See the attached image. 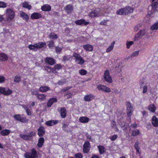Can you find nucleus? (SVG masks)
Returning a JSON list of instances; mask_svg holds the SVG:
<instances>
[{"instance_id": "1", "label": "nucleus", "mask_w": 158, "mask_h": 158, "mask_svg": "<svg viewBox=\"0 0 158 158\" xmlns=\"http://www.w3.org/2000/svg\"><path fill=\"white\" fill-rule=\"evenodd\" d=\"M155 0H150L152 2L151 5L148 7L149 11L148 12L147 16L152 17L154 16L156 13H158V2H153Z\"/></svg>"}, {"instance_id": "2", "label": "nucleus", "mask_w": 158, "mask_h": 158, "mask_svg": "<svg viewBox=\"0 0 158 158\" xmlns=\"http://www.w3.org/2000/svg\"><path fill=\"white\" fill-rule=\"evenodd\" d=\"M5 15L7 20L10 21L14 18L15 12L13 9L8 8L6 10Z\"/></svg>"}, {"instance_id": "3", "label": "nucleus", "mask_w": 158, "mask_h": 158, "mask_svg": "<svg viewBox=\"0 0 158 158\" xmlns=\"http://www.w3.org/2000/svg\"><path fill=\"white\" fill-rule=\"evenodd\" d=\"M45 45L46 44L45 43L40 42L34 44V45H29L28 46V48L31 50L36 51L37 49L44 47Z\"/></svg>"}, {"instance_id": "4", "label": "nucleus", "mask_w": 158, "mask_h": 158, "mask_svg": "<svg viewBox=\"0 0 158 158\" xmlns=\"http://www.w3.org/2000/svg\"><path fill=\"white\" fill-rule=\"evenodd\" d=\"M126 105L127 116L131 119V116L132 115L134 110L133 105L129 102H126Z\"/></svg>"}, {"instance_id": "5", "label": "nucleus", "mask_w": 158, "mask_h": 158, "mask_svg": "<svg viewBox=\"0 0 158 158\" xmlns=\"http://www.w3.org/2000/svg\"><path fill=\"white\" fill-rule=\"evenodd\" d=\"M73 56L75 58V61L77 62L78 64L81 65L84 64L85 61L80 54L76 52H74Z\"/></svg>"}, {"instance_id": "6", "label": "nucleus", "mask_w": 158, "mask_h": 158, "mask_svg": "<svg viewBox=\"0 0 158 158\" xmlns=\"http://www.w3.org/2000/svg\"><path fill=\"white\" fill-rule=\"evenodd\" d=\"M25 158H35L37 156V152L35 149H31V152H26L25 154Z\"/></svg>"}, {"instance_id": "7", "label": "nucleus", "mask_w": 158, "mask_h": 158, "mask_svg": "<svg viewBox=\"0 0 158 158\" xmlns=\"http://www.w3.org/2000/svg\"><path fill=\"white\" fill-rule=\"evenodd\" d=\"M12 93V91L8 88L0 87V94H2L5 95H8Z\"/></svg>"}, {"instance_id": "8", "label": "nucleus", "mask_w": 158, "mask_h": 158, "mask_svg": "<svg viewBox=\"0 0 158 158\" xmlns=\"http://www.w3.org/2000/svg\"><path fill=\"white\" fill-rule=\"evenodd\" d=\"M101 11L99 12L96 10H94L90 12L89 14V16L91 17H98L105 15L103 13H100Z\"/></svg>"}, {"instance_id": "9", "label": "nucleus", "mask_w": 158, "mask_h": 158, "mask_svg": "<svg viewBox=\"0 0 158 158\" xmlns=\"http://www.w3.org/2000/svg\"><path fill=\"white\" fill-rule=\"evenodd\" d=\"M103 77L105 80L107 82L109 83L112 82V78L110 76L109 72L108 70L105 71Z\"/></svg>"}, {"instance_id": "10", "label": "nucleus", "mask_w": 158, "mask_h": 158, "mask_svg": "<svg viewBox=\"0 0 158 158\" xmlns=\"http://www.w3.org/2000/svg\"><path fill=\"white\" fill-rule=\"evenodd\" d=\"M147 31L146 29H143L140 30L135 35V38H134V40L136 41L140 39V36H143L147 34Z\"/></svg>"}, {"instance_id": "11", "label": "nucleus", "mask_w": 158, "mask_h": 158, "mask_svg": "<svg viewBox=\"0 0 158 158\" xmlns=\"http://www.w3.org/2000/svg\"><path fill=\"white\" fill-rule=\"evenodd\" d=\"M14 118L16 120L23 123H26L28 121V119L25 117H21V115L19 114L15 115Z\"/></svg>"}, {"instance_id": "12", "label": "nucleus", "mask_w": 158, "mask_h": 158, "mask_svg": "<svg viewBox=\"0 0 158 158\" xmlns=\"http://www.w3.org/2000/svg\"><path fill=\"white\" fill-rule=\"evenodd\" d=\"M97 88L99 90L106 93H109L111 92V89L109 87L102 84L98 85L97 86Z\"/></svg>"}, {"instance_id": "13", "label": "nucleus", "mask_w": 158, "mask_h": 158, "mask_svg": "<svg viewBox=\"0 0 158 158\" xmlns=\"http://www.w3.org/2000/svg\"><path fill=\"white\" fill-rule=\"evenodd\" d=\"M90 144L88 141H86L85 142L83 145V152L84 153H87L90 150Z\"/></svg>"}, {"instance_id": "14", "label": "nucleus", "mask_w": 158, "mask_h": 158, "mask_svg": "<svg viewBox=\"0 0 158 158\" xmlns=\"http://www.w3.org/2000/svg\"><path fill=\"white\" fill-rule=\"evenodd\" d=\"M75 23L77 25L81 26H85L89 24V22L85 21V20L84 19H81L76 20L75 22Z\"/></svg>"}, {"instance_id": "15", "label": "nucleus", "mask_w": 158, "mask_h": 158, "mask_svg": "<svg viewBox=\"0 0 158 158\" xmlns=\"http://www.w3.org/2000/svg\"><path fill=\"white\" fill-rule=\"evenodd\" d=\"M125 14V15H128L133 12L134 8L130 6H127L124 8Z\"/></svg>"}, {"instance_id": "16", "label": "nucleus", "mask_w": 158, "mask_h": 158, "mask_svg": "<svg viewBox=\"0 0 158 158\" xmlns=\"http://www.w3.org/2000/svg\"><path fill=\"white\" fill-rule=\"evenodd\" d=\"M45 133L44 128L43 126H41L38 129V135L40 136H42Z\"/></svg>"}, {"instance_id": "17", "label": "nucleus", "mask_w": 158, "mask_h": 158, "mask_svg": "<svg viewBox=\"0 0 158 158\" xmlns=\"http://www.w3.org/2000/svg\"><path fill=\"white\" fill-rule=\"evenodd\" d=\"M57 100L56 98H50L47 103V106L48 107H51L54 103L56 102Z\"/></svg>"}, {"instance_id": "18", "label": "nucleus", "mask_w": 158, "mask_h": 158, "mask_svg": "<svg viewBox=\"0 0 158 158\" xmlns=\"http://www.w3.org/2000/svg\"><path fill=\"white\" fill-rule=\"evenodd\" d=\"M41 17V15L40 13L38 12H34L31 15V17L32 19H39Z\"/></svg>"}, {"instance_id": "19", "label": "nucleus", "mask_w": 158, "mask_h": 158, "mask_svg": "<svg viewBox=\"0 0 158 158\" xmlns=\"http://www.w3.org/2000/svg\"><path fill=\"white\" fill-rule=\"evenodd\" d=\"M83 48L86 51L91 52L93 49V46L89 44H85L83 45Z\"/></svg>"}, {"instance_id": "20", "label": "nucleus", "mask_w": 158, "mask_h": 158, "mask_svg": "<svg viewBox=\"0 0 158 158\" xmlns=\"http://www.w3.org/2000/svg\"><path fill=\"white\" fill-rule=\"evenodd\" d=\"M58 123L57 120H50L47 121L45 124L48 126H51L57 124Z\"/></svg>"}, {"instance_id": "21", "label": "nucleus", "mask_w": 158, "mask_h": 158, "mask_svg": "<svg viewBox=\"0 0 158 158\" xmlns=\"http://www.w3.org/2000/svg\"><path fill=\"white\" fill-rule=\"evenodd\" d=\"M41 9L43 11H49L51 10V7L48 4H45L41 6Z\"/></svg>"}, {"instance_id": "22", "label": "nucleus", "mask_w": 158, "mask_h": 158, "mask_svg": "<svg viewBox=\"0 0 158 158\" xmlns=\"http://www.w3.org/2000/svg\"><path fill=\"white\" fill-rule=\"evenodd\" d=\"M46 63L51 65H53L55 63V60L52 58L47 57L45 60Z\"/></svg>"}, {"instance_id": "23", "label": "nucleus", "mask_w": 158, "mask_h": 158, "mask_svg": "<svg viewBox=\"0 0 158 158\" xmlns=\"http://www.w3.org/2000/svg\"><path fill=\"white\" fill-rule=\"evenodd\" d=\"M94 98V96L92 94L85 95L84 97L85 101L87 102H90Z\"/></svg>"}, {"instance_id": "24", "label": "nucleus", "mask_w": 158, "mask_h": 158, "mask_svg": "<svg viewBox=\"0 0 158 158\" xmlns=\"http://www.w3.org/2000/svg\"><path fill=\"white\" fill-rule=\"evenodd\" d=\"M35 132L34 131H31L28 134V135H26L24 134H21L20 135V137L22 138H26V137H32L35 135Z\"/></svg>"}, {"instance_id": "25", "label": "nucleus", "mask_w": 158, "mask_h": 158, "mask_svg": "<svg viewBox=\"0 0 158 158\" xmlns=\"http://www.w3.org/2000/svg\"><path fill=\"white\" fill-rule=\"evenodd\" d=\"M65 10L68 14L70 13L73 10V7L71 5H68L65 7Z\"/></svg>"}, {"instance_id": "26", "label": "nucleus", "mask_w": 158, "mask_h": 158, "mask_svg": "<svg viewBox=\"0 0 158 158\" xmlns=\"http://www.w3.org/2000/svg\"><path fill=\"white\" fill-rule=\"evenodd\" d=\"M22 106L23 108H24L27 114L28 115H31V113L30 109H29V108H30V106H29V107H28V105H23Z\"/></svg>"}, {"instance_id": "27", "label": "nucleus", "mask_w": 158, "mask_h": 158, "mask_svg": "<svg viewBox=\"0 0 158 158\" xmlns=\"http://www.w3.org/2000/svg\"><path fill=\"white\" fill-rule=\"evenodd\" d=\"M89 118L85 116L81 117L79 118L80 122L82 123H87L89 122Z\"/></svg>"}, {"instance_id": "28", "label": "nucleus", "mask_w": 158, "mask_h": 158, "mask_svg": "<svg viewBox=\"0 0 158 158\" xmlns=\"http://www.w3.org/2000/svg\"><path fill=\"white\" fill-rule=\"evenodd\" d=\"M152 123L153 126L155 127L158 126V119L155 116H154L152 119Z\"/></svg>"}, {"instance_id": "29", "label": "nucleus", "mask_w": 158, "mask_h": 158, "mask_svg": "<svg viewBox=\"0 0 158 158\" xmlns=\"http://www.w3.org/2000/svg\"><path fill=\"white\" fill-rule=\"evenodd\" d=\"M20 16L23 19L26 21H27L29 19V17L27 15L23 12H21L20 14Z\"/></svg>"}, {"instance_id": "30", "label": "nucleus", "mask_w": 158, "mask_h": 158, "mask_svg": "<svg viewBox=\"0 0 158 158\" xmlns=\"http://www.w3.org/2000/svg\"><path fill=\"white\" fill-rule=\"evenodd\" d=\"M36 97L41 101H45L46 99V96L44 94H38L37 95Z\"/></svg>"}, {"instance_id": "31", "label": "nucleus", "mask_w": 158, "mask_h": 158, "mask_svg": "<svg viewBox=\"0 0 158 158\" xmlns=\"http://www.w3.org/2000/svg\"><path fill=\"white\" fill-rule=\"evenodd\" d=\"M8 57L4 53H0V60L1 61H6L7 60Z\"/></svg>"}, {"instance_id": "32", "label": "nucleus", "mask_w": 158, "mask_h": 158, "mask_svg": "<svg viewBox=\"0 0 158 158\" xmlns=\"http://www.w3.org/2000/svg\"><path fill=\"white\" fill-rule=\"evenodd\" d=\"M50 89V88L47 86H42L40 87V91L41 92H45Z\"/></svg>"}, {"instance_id": "33", "label": "nucleus", "mask_w": 158, "mask_h": 158, "mask_svg": "<svg viewBox=\"0 0 158 158\" xmlns=\"http://www.w3.org/2000/svg\"><path fill=\"white\" fill-rule=\"evenodd\" d=\"M11 131L8 129L3 130L1 131L0 134L3 136L7 135L10 133Z\"/></svg>"}, {"instance_id": "34", "label": "nucleus", "mask_w": 158, "mask_h": 158, "mask_svg": "<svg viewBox=\"0 0 158 158\" xmlns=\"http://www.w3.org/2000/svg\"><path fill=\"white\" fill-rule=\"evenodd\" d=\"M115 41H113L111 44V45L109 46V47L107 48L106 52L108 53L112 50L114 47V45L115 44Z\"/></svg>"}, {"instance_id": "35", "label": "nucleus", "mask_w": 158, "mask_h": 158, "mask_svg": "<svg viewBox=\"0 0 158 158\" xmlns=\"http://www.w3.org/2000/svg\"><path fill=\"white\" fill-rule=\"evenodd\" d=\"M23 7V8L28 9L29 10H31V6L29 4L28 2H24L22 4Z\"/></svg>"}, {"instance_id": "36", "label": "nucleus", "mask_w": 158, "mask_h": 158, "mask_svg": "<svg viewBox=\"0 0 158 158\" xmlns=\"http://www.w3.org/2000/svg\"><path fill=\"white\" fill-rule=\"evenodd\" d=\"M60 115L61 117L65 118L66 116V110L64 108H62L60 109Z\"/></svg>"}, {"instance_id": "37", "label": "nucleus", "mask_w": 158, "mask_h": 158, "mask_svg": "<svg viewBox=\"0 0 158 158\" xmlns=\"http://www.w3.org/2000/svg\"><path fill=\"white\" fill-rule=\"evenodd\" d=\"M98 148V149L99 153L102 155L105 152V148L104 146L102 145H99Z\"/></svg>"}, {"instance_id": "38", "label": "nucleus", "mask_w": 158, "mask_h": 158, "mask_svg": "<svg viewBox=\"0 0 158 158\" xmlns=\"http://www.w3.org/2000/svg\"><path fill=\"white\" fill-rule=\"evenodd\" d=\"M148 109L151 112H154L156 110V108L154 105L151 104L148 106Z\"/></svg>"}, {"instance_id": "39", "label": "nucleus", "mask_w": 158, "mask_h": 158, "mask_svg": "<svg viewBox=\"0 0 158 158\" xmlns=\"http://www.w3.org/2000/svg\"><path fill=\"white\" fill-rule=\"evenodd\" d=\"M44 142V139H39L37 146L39 147H41Z\"/></svg>"}, {"instance_id": "40", "label": "nucleus", "mask_w": 158, "mask_h": 158, "mask_svg": "<svg viewBox=\"0 0 158 158\" xmlns=\"http://www.w3.org/2000/svg\"><path fill=\"white\" fill-rule=\"evenodd\" d=\"M116 14L117 15H125V12L124 11V8L119 9L117 11Z\"/></svg>"}, {"instance_id": "41", "label": "nucleus", "mask_w": 158, "mask_h": 158, "mask_svg": "<svg viewBox=\"0 0 158 158\" xmlns=\"http://www.w3.org/2000/svg\"><path fill=\"white\" fill-rule=\"evenodd\" d=\"M134 147L135 148L136 150V153H139L140 154V153L139 151L140 148L139 147V142H135V145H134Z\"/></svg>"}, {"instance_id": "42", "label": "nucleus", "mask_w": 158, "mask_h": 158, "mask_svg": "<svg viewBox=\"0 0 158 158\" xmlns=\"http://www.w3.org/2000/svg\"><path fill=\"white\" fill-rule=\"evenodd\" d=\"M151 28L152 30L158 29V22L152 25Z\"/></svg>"}, {"instance_id": "43", "label": "nucleus", "mask_w": 158, "mask_h": 158, "mask_svg": "<svg viewBox=\"0 0 158 158\" xmlns=\"http://www.w3.org/2000/svg\"><path fill=\"white\" fill-rule=\"evenodd\" d=\"M72 58V56L70 55H66L63 56V60L64 61L69 60Z\"/></svg>"}, {"instance_id": "44", "label": "nucleus", "mask_w": 158, "mask_h": 158, "mask_svg": "<svg viewBox=\"0 0 158 158\" xmlns=\"http://www.w3.org/2000/svg\"><path fill=\"white\" fill-rule=\"evenodd\" d=\"M49 37L51 39H56L57 38L58 36L53 33H51L49 35Z\"/></svg>"}, {"instance_id": "45", "label": "nucleus", "mask_w": 158, "mask_h": 158, "mask_svg": "<svg viewBox=\"0 0 158 158\" xmlns=\"http://www.w3.org/2000/svg\"><path fill=\"white\" fill-rule=\"evenodd\" d=\"M134 44V42L132 41H127L126 43L127 48V49L130 48V46Z\"/></svg>"}, {"instance_id": "46", "label": "nucleus", "mask_w": 158, "mask_h": 158, "mask_svg": "<svg viewBox=\"0 0 158 158\" xmlns=\"http://www.w3.org/2000/svg\"><path fill=\"white\" fill-rule=\"evenodd\" d=\"M21 80V77L18 76H16L15 77L14 81L16 83L19 82Z\"/></svg>"}, {"instance_id": "47", "label": "nucleus", "mask_w": 158, "mask_h": 158, "mask_svg": "<svg viewBox=\"0 0 158 158\" xmlns=\"http://www.w3.org/2000/svg\"><path fill=\"white\" fill-rule=\"evenodd\" d=\"M139 52V50H138L137 51H135L131 55V56L132 57H135L138 55Z\"/></svg>"}, {"instance_id": "48", "label": "nucleus", "mask_w": 158, "mask_h": 158, "mask_svg": "<svg viewBox=\"0 0 158 158\" xmlns=\"http://www.w3.org/2000/svg\"><path fill=\"white\" fill-rule=\"evenodd\" d=\"M80 74L82 75H84L86 74L87 71L85 69H81L79 70Z\"/></svg>"}, {"instance_id": "49", "label": "nucleus", "mask_w": 158, "mask_h": 158, "mask_svg": "<svg viewBox=\"0 0 158 158\" xmlns=\"http://www.w3.org/2000/svg\"><path fill=\"white\" fill-rule=\"evenodd\" d=\"M45 70L48 72H50L51 71H52L53 72H54L53 71H52V69L51 67L48 66H46L44 67Z\"/></svg>"}, {"instance_id": "50", "label": "nucleus", "mask_w": 158, "mask_h": 158, "mask_svg": "<svg viewBox=\"0 0 158 158\" xmlns=\"http://www.w3.org/2000/svg\"><path fill=\"white\" fill-rule=\"evenodd\" d=\"M61 68V66L60 64H56L54 67V69L55 70H59Z\"/></svg>"}, {"instance_id": "51", "label": "nucleus", "mask_w": 158, "mask_h": 158, "mask_svg": "<svg viewBox=\"0 0 158 158\" xmlns=\"http://www.w3.org/2000/svg\"><path fill=\"white\" fill-rule=\"evenodd\" d=\"M83 156L82 154L80 153L75 154L74 155L75 158H82Z\"/></svg>"}, {"instance_id": "52", "label": "nucleus", "mask_w": 158, "mask_h": 158, "mask_svg": "<svg viewBox=\"0 0 158 158\" xmlns=\"http://www.w3.org/2000/svg\"><path fill=\"white\" fill-rule=\"evenodd\" d=\"M139 133V131L138 130H136L132 131V135L133 136H136L138 135Z\"/></svg>"}, {"instance_id": "53", "label": "nucleus", "mask_w": 158, "mask_h": 158, "mask_svg": "<svg viewBox=\"0 0 158 158\" xmlns=\"http://www.w3.org/2000/svg\"><path fill=\"white\" fill-rule=\"evenodd\" d=\"M141 24H138L135 25L134 27V30L135 31H137L141 27Z\"/></svg>"}, {"instance_id": "54", "label": "nucleus", "mask_w": 158, "mask_h": 158, "mask_svg": "<svg viewBox=\"0 0 158 158\" xmlns=\"http://www.w3.org/2000/svg\"><path fill=\"white\" fill-rule=\"evenodd\" d=\"M48 46L50 48L53 47L54 46V42L53 41L51 40L49 42Z\"/></svg>"}, {"instance_id": "55", "label": "nucleus", "mask_w": 158, "mask_h": 158, "mask_svg": "<svg viewBox=\"0 0 158 158\" xmlns=\"http://www.w3.org/2000/svg\"><path fill=\"white\" fill-rule=\"evenodd\" d=\"M7 6L6 4L4 2H0V8H6Z\"/></svg>"}, {"instance_id": "56", "label": "nucleus", "mask_w": 158, "mask_h": 158, "mask_svg": "<svg viewBox=\"0 0 158 158\" xmlns=\"http://www.w3.org/2000/svg\"><path fill=\"white\" fill-rule=\"evenodd\" d=\"M62 49L61 48H60L58 47H56V52L58 54L60 53Z\"/></svg>"}, {"instance_id": "57", "label": "nucleus", "mask_w": 158, "mask_h": 158, "mask_svg": "<svg viewBox=\"0 0 158 158\" xmlns=\"http://www.w3.org/2000/svg\"><path fill=\"white\" fill-rule=\"evenodd\" d=\"M143 94L146 93L148 90V86L147 85H145L144 86H143Z\"/></svg>"}, {"instance_id": "58", "label": "nucleus", "mask_w": 158, "mask_h": 158, "mask_svg": "<svg viewBox=\"0 0 158 158\" xmlns=\"http://www.w3.org/2000/svg\"><path fill=\"white\" fill-rule=\"evenodd\" d=\"M68 126L67 125L65 124H63L62 126L63 129L65 131H68L67 130Z\"/></svg>"}, {"instance_id": "59", "label": "nucleus", "mask_w": 158, "mask_h": 158, "mask_svg": "<svg viewBox=\"0 0 158 158\" xmlns=\"http://www.w3.org/2000/svg\"><path fill=\"white\" fill-rule=\"evenodd\" d=\"M5 81V77L3 76H0V83H2L4 82Z\"/></svg>"}, {"instance_id": "60", "label": "nucleus", "mask_w": 158, "mask_h": 158, "mask_svg": "<svg viewBox=\"0 0 158 158\" xmlns=\"http://www.w3.org/2000/svg\"><path fill=\"white\" fill-rule=\"evenodd\" d=\"M65 83V81L64 80L60 81L57 82L58 85H61L64 84Z\"/></svg>"}, {"instance_id": "61", "label": "nucleus", "mask_w": 158, "mask_h": 158, "mask_svg": "<svg viewBox=\"0 0 158 158\" xmlns=\"http://www.w3.org/2000/svg\"><path fill=\"white\" fill-rule=\"evenodd\" d=\"M29 103L30 104V105H28V107H29V106H30V107L31 106H33L35 105V102H29Z\"/></svg>"}, {"instance_id": "62", "label": "nucleus", "mask_w": 158, "mask_h": 158, "mask_svg": "<svg viewBox=\"0 0 158 158\" xmlns=\"http://www.w3.org/2000/svg\"><path fill=\"white\" fill-rule=\"evenodd\" d=\"M111 126L113 128H115L116 127V124L115 122L113 121L111 122Z\"/></svg>"}, {"instance_id": "63", "label": "nucleus", "mask_w": 158, "mask_h": 158, "mask_svg": "<svg viewBox=\"0 0 158 158\" xmlns=\"http://www.w3.org/2000/svg\"><path fill=\"white\" fill-rule=\"evenodd\" d=\"M108 21L107 20L106 21L105 20H104L102 21H101L100 23V24L104 25H106V22Z\"/></svg>"}, {"instance_id": "64", "label": "nucleus", "mask_w": 158, "mask_h": 158, "mask_svg": "<svg viewBox=\"0 0 158 158\" xmlns=\"http://www.w3.org/2000/svg\"><path fill=\"white\" fill-rule=\"evenodd\" d=\"M31 94L32 95H35L37 97V95H38V94H37V91H31Z\"/></svg>"}]
</instances>
